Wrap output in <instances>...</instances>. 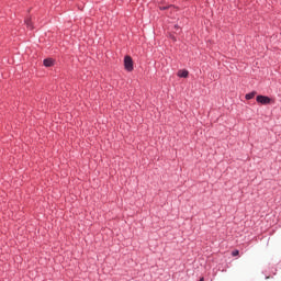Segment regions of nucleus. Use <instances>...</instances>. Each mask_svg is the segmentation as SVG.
Wrapping results in <instances>:
<instances>
[{
    "instance_id": "obj_1",
    "label": "nucleus",
    "mask_w": 281,
    "mask_h": 281,
    "mask_svg": "<svg viewBox=\"0 0 281 281\" xmlns=\"http://www.w3.org/2000/svg\"><path fill=\"white\" fill-rule=\"evenodd\" d=\"M124 67L126 71H133V58L131 56H125Z\"/></svg>"
},
{
    "instance_id": "obj_2",
    "label": "nucleus",
    "mask_w": 281,
    "mask_h": 281,
    "mask_svg": "<svg viewBox=\"0 0 281 281\" xmlns=\"http://www.w3.org/2000/svg\"><path fill=\"white\" fill-rule=\"evenodd\" d=\"M257 102L259 104H271V98L266 95H257Z\"/></svg>"
},
{
    "instance_id": "obj_3",
    "label": "nucleus",
    "mask_w": 281,
    "mask_h": 281,
    "mask_svg": "<svg viewBox=\"0 0 281 281\" xmlns=\"http://www.w3.org/2000/svg\"><path fill=\"white\" fill-rule=\"evenodd\" d=\"M189 74L190 72L188 70H179L178 71V77L179 78H188Z\"/></svg>"
},
{
    "instance_id": "obj_4",
    "label": "nucleus",
    "mask_w": 281,
    "mask_h": 281,
    "mask_svg": "<svg viewBox=\"0 0 281 281\" xmlns=\"http://www.w3.org/2000/svg\"><path fill=\"white\" fill-rule=\"evenodd\" d=\"M54 65V59L47 58L44 59V67H52Z\"/></svg>"
},
{
    "instance_id": "obj_5",
    "label": "nucleus",
    "mask_w": 281,
    "mask_h": 281,
    "mask_svg": "<svg viewBox=\"0 0 281 281\" xmlns=\"http://www.w3.org/2000/svg\"><path fill=\"white\" fill-rule=\"evenodd\" d=\"M25 25H26L27 30H34V26H32V19L31 18H27L25 20Z\"/></svg>"
},
{
    "instance_id": "obj_6",
    "label": "nucleus",
    "mask_w": 281,
    "mask_h": 281,
    "mask_svg": "<svg viewBox=\"0 0 281 281\" xmlns=\"http://www.w3.org/2000/svg\"><path fill=\"white\" fill-rule=\"evenodd\" d=\"M256 98V91L246 94V100H254Z\"/></svg>"
},
{
    "instance_id": "obj_7",
    "label": "nucleus",
    "mask_w": 281,
    "mask_h": 281,
    "mask_svg": "<svg viewBox=\"0 0 281 281\" xmlns=\"http://www.w3.org/2000/svg\"><path fill=\"white\" fill-rule=\"evenodd\" d=\"M238 254H240V251L234 250V251L232 252V256L236 257V256H238Z\"/></svg>"
},
{
    "instance_id": "obj_8",
    "label": "nucleus",
    "mask_w": 281,
    "mask_h": 281,
    "mask_svg": "<svg viewBox=\"0 0 281 281\" xmlns=\"http://www.w3.org/2000/svg\"><path fill=\"white\" fill-rule=\"evenodd\" d=\"M168 8H172V7H160V10H168Z\"/></svg>"
},
{
    "instance_id": "obj_9",
    "label": "nucleus",
    "mask_w": 281,
    "mask_h": 281,
    "mask_svg": "<svg viewBox=\"0 0 281 281\" xmlns=\"http://www.w3.org/2000/svg\"><path fill=\"white\" fill-rule=\"evenodd\" d=\"M200 281H205V279H204V278H201Z\"/></svg>"
}]
</instances>
